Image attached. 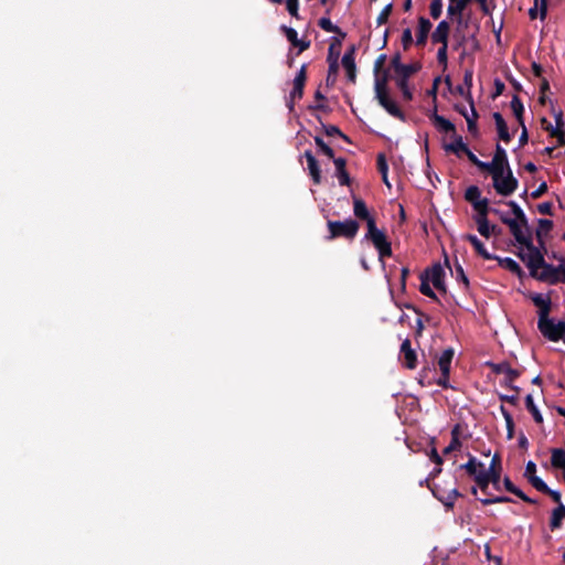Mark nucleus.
<instances>
[{"label":"nucleus","mask_w":565,"mask_h":565,"mask_svg":"<svg viewBox=\"0 0 565 565\" xmlns=\"http://www.w3.org/2000/svg\"><path fill=\"white\" fill-rule=\"evenodd\" d=\"M461 468L466 469L467 472L475 478V481L483 494H488L490 484L497 490L500 489V462L497 456L491 459L489 467H484V465L477 461L476 458H470Z\"/></svg>","instance_id":"f257e3e1"},{"label":"nucleus","mask_w":565,"mask_h":565,"mask_svg":"<svg viewBox=\"0 0 565 565\" xmlns=\"http://www.w3.org/2000/svg\"><path fill=\"white\" fill-rule=\"evenodd\" d=\"M507 205L511 207L513 217L508 213L498 209H490V212L495 214L502 223L509 226V230L515 241H524L525 233L529 232L526 216L520 205L514 201L507 202Z\"/></svg>","instance_id":"f03ea898"},{"label":"nucleus","mask_w":565,"mask_h":565,"mask_svg":"<svg viewBox=\"0 0 565 565\" xmlns=\"http://www.w3.org/2000/svg\"><path fill=\"white\" fill-rule=\"evenodd\" d=\"M486 171L491 174L493 189L499 195L510 196L516 191L519 181L510 166L488 168Z\"/></svg>","instance_id":"7ed1b4c3"},{"label":"nucleus","mask_w":565,"mask_h":565,"mask_svg":"<svg viewBox=\"0 0 565 565\" xmlns=\"http://www.w3.org/2000/svg\"><path fill=\"white\" fill-rule=\"evenodd\" d=\"M524 236V241H516L520 245L518 256L526 264L532 274L539 265L543 264L544 256L542 252L533 245L530 231L526 232Z\"/></svg>","instance_id":"20e7f679"},{"label":"nucleus","mask_w":565,"mask_h":565,"mask_svg":"<svg viewBox=\"0 0 565 565\" xmlns=\"http://www.w3.org/2000/svg\"><path fill=\"white\" fill-rule=\"evenodd\" d=\"M375 97L379 104L393 117L398 118L401 120H405V116L403 111L398 108L396 103L390 97L386 77H376L375 79Z\"/></svg>","instance_id":"39448f33"},{"label":"nucleus","mask_w":565,"mask_h":565,"mask_svg":"<svg viewBox=\"0 0 565 565\" xmlns=\"http://www.w3.org/2000/svg\"><path fill=\"white\" fill-rule=\"evenodd\" d=\"M532 276L539 280L551 285L565 281V263L558 266L550 265L543 259V264L532 273Z\"/></svg>","instance_id":"423d86ee"},{"label":"nucleus","mask_w":565,"mask_h":565,"mask_svg":"<svg viewBox=\"0 0 565 565\" xmlns=\"http://www.w3.org/2000/svg\"><path fill=\"white\" fill-rule=\"evenodd\" d=\"M365 238L370 239L374 247L377 249L380 260H383L384 257L391 256V243L388 242L385 233L376 227L374 220H369Z\"/></svg>","instance_id":"0eeeda50"},{"label":"nucleus","mask_w":565,"mask_h":565,"mask_svg":"<svg viewBox=\"0 0 565 565\" xmlns=\"http://www.w3.org/2000/svg\"><path fill=\"white\" fill-rule=\"evenodd\" d=\"M459 92L461 95H467V103H458L456 104L455 108L460 115L465 117L467 121L468 131L472 135H476L478 132V114L475 108L471 95L469 92L466 93L462 87L459 88Z\"/></svg>","instance_id":"6e6552de"},{"label":"nucleus","mask_w":565,"mask_h":565,"mask_svg":"<svg viewBox=\"0 0 565 565\" xmlns=\"http://www.w3.org/2000/svg\"><path fill=\"white\" fill-rule=\"evenodd\" d=\"M537 328L551 341H558L565 334V321L552 319L550 316L539 319Z\"/></svg>","instance_id":"1a4fd4ad"},{"label":"nucleus","mask_w":565,"mask_h":565,"mask_svg":"<svg viewBox=\"0 0 565 565\" xmlns=\"http://www.w3.org/2000/svg\"><path fill=\"white\" fill-rule=\"evenodd\" d=\"M328 228L330 231L329 239H333L339 236L352 239L359 231V224L354 220H345L343 222L329 221Z\"/></svg>","instance_id":"9d476101"},{"label":"nucleus","mask_w":565,"mask_h":565,"mask_svg":"<svg viewBox=\"0 0 565 565\" xmlns=\"http://www.w3.org/2000/svg\"><path fill=\"white\" fill-rule=\"evenodd\" d=\"M465 199L471 203L477 214L490 212L489 200L481 196V191L477 185L467 188Z\"/></svg>","instance_id":"9b49d317"},{"label":"nucleus","mask_w":565,"mask_h":565,"mask_svg":"<svg viewBox=\"0 0 565 565\" xmlns=\"http://www.w3.org/2000/svg\"><path fill=\"white\" fill-rule=\"evenodd\" d=\"M423 275L429 280L434 288H436L441 294H446L445 269L443 268L441 265H434L431 268L427 269Z\"/></svg>","instance_id":"f8f14e48"},{"label":"nucleus","mask_w":565,"mask_h":565,"mask_svg":"<svg viewBox=\"0 0 565 565\" xmlns=\"http://www.w3.org/2000/svg\"><path fill=\"white\" fill-rule=\"evenodd\" d=\"M473 218L477 224L478 232L483 237L489 238L491 235L499 234V228L497 225L489 223L488 213L476 214Z\"/></svg>","instance_id":"ddd939ff"},{"label":"nucleus","mask_w":565,"mask_h":565,"mask_svg":"<svg viewBox=\"0 0 565 565\" xmlns=\"http://www.w3.org/2000/svg\"><path fill=\"white\" fill-rule=\"evenodd\" d=\"M399 359L407 369L413 370L416 367L417 355L411 348V341L408 339H405L401 345Z\"/></svg>","instance_id":"4468645a"},{"label":"nucleus","mask_w":565,"mask_h":565,"mask_svg":"<svg viewBox=\"0 0 565 565\" xmlns=\"http://www.w3.org/2000/svg\"><path fill=\"white\" fill-rule=\"evenodd\" d=\"M305 82H306V66L302 65L294 79V87H292V90L290 92V99H291V103L289 105L290 109L292 108V103L302 97Z\"/></svg>","instance_id":"2eb2a0df"},{"label":"nucleus","mask_w":565,"mask_h":565,"mask_svg":"<svg viewBox=\"0 0 565 565\" xmlns=\"http://www.w3.org/2000/svg\"><path fill=\"white\" fill-rule=\"evenodd\" d=\"M533 303L539 308V319L550 316L551 311V297L544 294H535L532 296Z\"/></svg>","instance_id":"dca6fc26"},{"label":"nucleus","mask_w":565,"mask_h":565,"mask_svg":"<svg viewBox=\"0 0 565 565\" xmlns=\"http://www.w3.org/2000/svg\"><path fill=\"white\" fill-rule=\"evenodd\" d=\"M450 26L447 21H441L436 26L435 31L431 34L433 43H440L441 45L448 44V35H449Z\"/></svg>","instance_id":"f3484780"},{"label":"nucleus","mask_w":565,"mask_h":565,"mask_svg":"<svg viewBox=\"0 0 565 565\" xmlns=\"http://www.w3.org/2000/svg\"><path fill=\"white\" fill-rule=\"evenodd\" d=\"M431 30V23L426 18H419L418 20V28L416 32V45L423 46L425 45L428 34Z\"/></svg>","instance_id":"a211bd4d"},{"label":"nucleus","mask_w":565,"mask_h":565,"mask_svg":"<svg viewBox=\"0 0 565 565\" xmlns=\"http://www.w3.org/2000/svg\"><path fill=\"white\" fill-rule=\"evenodd\" d=\"M342 66L347 72L348 78L351 82L355 81V61H354V47H351L344 53L341 60Z\"/></svg>","instance_id":"6ab92c4d"},{"label":"nucleus","mask_w":565,"mask_h":565,"mask_svg":"<svg viewBox=\"0 0 565 565\" xmlns=\"http://www.w3.org/2000/svg\"><path fill=\"white\" fill-rule=\"evenodd\" d=\"M463 241H468L475 248V250L482 256L484 259H493L494 256L488 253V250L484 247V244L472 234H466L462 236Z\"/></svg>","instance_id":"aec40b11"},{"label":"nucleus","mask_w":565,"mask_h":565,"mask_svg":"<svg viewBox=\"0 0 565 565\" xmlns=\"http://www.w3.org/2000/svg\"><path fill=\"white\" fill-rule=\"evenodd\" d=\"M281 30L284 31L287 40L295 46V47H298L299 49V52H302L305 51L306 49H308L309 46V43L305 42V41H301L298 39V33L295 29L292 28H288L286 25H282L281 26Z\"/></svg>","instance_id":"412c9836"},{"label":"nucleus","mask_w":565,"mask_h":565,"mask_svg":"<svg viewBox=\"0 0 565 565\" xmlns=\"http://www.w3.org/2000/svg\"><path fill=\"white\" fill-rule=\"evenodd\" d=\"M551 466L555 469H562L565 480V449L553 448L551 450Z\"/></svg>","instance_id":"4be33fe9"},{"label":"nucleus","mask_w":565,"mask_h":565,"mask_svg":"<svg viewBox=\"0 0 565 565\" xmlns=\"http://www.w3.org/2000/svg\"><path fill=\"white\" fill-rule=\"evenodd\" d=\"M488 164H489L488 168L510 166L507 151L504 150L503 147H501L500 145H497L494 156H493L492 160L490 162H488Z\"/></svg>","instance_id":"5701e85b"},{"label":"nucleus","mask_w":565,"mask_h":565,"mask_svg":"<svg viewBox=\"0 0 565 565\" xmlns=\"http://www.w3.org/2000/svg\"><path fill=\"white\" fill-rule=\"evenodd\" d=\"M467 148L468 147L463 142L462 138L458 137V136L455 137L454 141L446 143L444 146V149L447 152H451V153L456 154L457 157H461L465 153V151L467 150Z\"/></svg>","instance_id":"b1692460"},{"label":"nucleus","mask_w":565,"mask_h":565,"mask_svg":"<svg viewBox=\"0 0 565 565\" xmlns=\"http://www.w3.org/2000/svg\"><path fill=\"white\" fill-rule=\"evenodd\" d=\"M493 118L495 121L499 138L504 142H509L511 140V136L509 134V129L503 117L499 113H494Z\"/></svg>","instance_id":"393cba45"},{"label":"nucleus","mask_w":565,"mask_h":565,"mask_svg":"<svg viewBox=\"0 0 565 565\" xmlns=\"http://www.w3.org/2000/svg\"><path fill=\"white\" fill-rule=\"evenodd\" d=\"M305 157L307 159L308 170L313 182L316 184L320 183V170L316 158L309 151H306Z\"/></svg>","instance_id":"a878e982"},{"label":"nucleus","mask_w":565,"mask_h":565,"mask_svg":"<svg viewBox=\"0 0 565 565\" xmlns=\"http://www.w3.org/2000/svg\"><path fill=\"white\" fill-rule=\"evenodd\" d=\"M452 355H454V352L451 350H446L439 356L438 365H439L441 374L444 375L445 379H448V376H449Z\"/></svg>","instance_id":"bb28decb"},{"label":"nucleus","mask_w":565,"mask_h":565,"mask_svg":"<svg viewBox=\"0 0 565 565\" xmlns=\"http://www.w3.org/2000/svg\"><path fill=\"white\" fill-rule=\"evenodd\" d=\"M353 212L356 217L365 220L367 224L369 220H374L372 216H370L365 203L359 198H354L353 200Z\"/></svg>","instance_id":"cd10ccee"},{"label":"nucleus","mask_w":565,"mask_h":565,"mask_svg":"<svg viewBox=\"0 0 565 565\" xmlns=\"http://www.w3.org/2000/svg\"><path fill=\"white\" fill-rule=\"evenodd\" d=\"M434 493L438 498V500L443 502L447 508H452L456 499L460 495L456 488L451 489L448 492L439 493L436 491Z\"/></svg>","instance_id":"c85d7f7f"},{"label":"nucleus","mask_w":565,"mask_h":565,"mask_svg":"<svg viewBox=\"0 0 565 565\" xmlns=\"http://www.w3.org/2000/svg\"><path fill=\"white\" fill-rule=\"evenodd\" d=\"M493 259H498L500 266H502L503 268L508 269L509 271H511L513 274L521 276L522 269H521L520 265L514 259H512L510 257L500 258L497 256H494Z\"/></svg>","instance_id":"c756f323"},{"label":"nucleus","mask_w":565,"mask_h":565,"mask_svg":"<svg viewBox=\"0 0 565 565\" xmlns=\"http://www.w3.org/2000/svg\"><path fill=\"white\" fill-rule=\"evenodd\" d=\"M394 67H395L396 74L398 75V78H405L406 81L413 73H415L417 71V67L415 65L401 64L397 62L395 63Z\"/></svg>","instance_id":"7c9ffc66"},{"label":"nucleus","mask_w":565,"mask_h":565,"mask_svg":"<svg viewBox=\"0 0 565 565\" xmlns=\"http://www.w3.org/2000/svg\"><path fill=\"white\" fill-rule=\"evenodd\" d=\"M434 124L436 128L444 132H454L455 134V126L451 121L446 119L443 116L435 115L434 116Z\"/></svg>","instance_id":"2f4dec72"},{"label":"nucleus","mask_w":565,"mask_h":565,"mask_svg":"<svg viewBox=\"0 0 565 565\" xmlns=\"http://www.w3.org/2000/svg\"><path fill=\"white\" fill-rule=\"evenodd\" d=\"M565 518V507L563 504H559L557 508H555L552 512L551 518V527L557 529L561 526L562 521Z\"/></svg>","instance_id":"473e14b6"},{"label":"nucleus","mask_w":565,"mask_h":565,"mask_svg":"<svg viewBox=\"0 0 565 565\" xmlns=\"http://www.w3.org/2000/svg\"><path fill=\"white\" fill-rule=\"evenodd\" d=\"M564 120H563V117H562V114H557L556 115V118H555V127L553 128H550V127H546V129L551 130V135L554 136V137H557L558 140L561 142H563V138H564V131H563V128H564Z\"/></svg>","instance_id":"72a5a7b5"},{"label":"nucleus","mask_w":565,"mask_h":565,"mask_svg":"<svg viewBox=\"0 0 565 565\" xmlns=\"http://www.w3.org/2000/svg\"><path fill=\"white\" fill-rule=\"evenodd\" d=\"M511 109H512L514 116L516 117L519 124L522 127H524V122H523V119H522L524 107H523V104H522V102L520 100L519 97L514 96L512 98V100H511Z\"/></svg>","instance_id":"f704fd0d"},{"label":"nucleus","mask_w":565,"mask_h":565,"mask_svg":"<svg viewBox=\"0 0 565 565\" xmlns=\"http://www.w3.org/2000/svg\"><path fill=\"white\" fill-rule=\"evenodd\" d=\"M469 0H457L455 3H449L447 12L449 15H460L467 7Z\"/></svg>","instance_id":"c9c22d12"},{"label":"nucleus","mask_w":565,"mask_h":565,"mask_svg":"<svg viewBox=\"0 0 565 565\" xmlns=\"http://www.w3.org/2000/svg\"><path fill=\"white\" fill-rule=\"evenodd\" d=\"M433 285L429 282V280L422 274L420 276V286H419V290L423 295L429 297V298H433V299H437L436 297V294L434 292L433 290Z\"/></svg>","instance_id":"e433bc0d"},{"label":"nucleus","mask_w":565,"mask_h":565,"mask_svg":"<svg viewBox=\"0 0 565 565\" xmlns=\"http://www.w3.org/2000/svg\"><path fill=\"white\" fill-rule=\"evenodd\" d=\"M526 408L531 412L536 423H542L543 418L537 407L534 404L533 397L527 395L525 398Z\"/></svg>","instance_id":"4c0bfd02"},{"label":"nucleus","mask_w":565,"mask_h":565,"mask_svg":"<svg viewBox=\"0 0 565 565\" xmlns=\"http://www.w3.org/2000/svg\"><path fill=\"white\" fill-rule=\"evenodd\" d=\"M463 154H466V156L468 157V159H469V160H470L475 166H477L479 169L484 170V171L488 169V166H489V164H488V162L480 161V160L475 156V153H473V152H471V151L469 150V148H467V150L465 151V153H463Z\"/></svg>","instance_id":"58836bf2"},{"label":"nucleus","mask_w":565,"mask_h":565,"mask_svg":"<svg viewBox=\"0 0 565 565\" xmlns=\"http://www.w3.org/2000/svg\"><path fill=\"white\" fill-rule=\"evenodd\" d=\"M529 482L537 490V491H541V492H545V491H550V488L547 487V484L541 479L539 478L537 476H533Z\"/></svg>","instance_id":"ea45409f"},{"label":"nucleus","mask_w":565,"mask_h":565,"mask_svg":"<svg viewBox=\"0 0 565 565\" xmlns=\"http://www.w3.org/2000/svg\"><path fill=\"white\" fill-rule=\"evenodd\" d=\"M396 83L402 90L404 98L407 100L412 99V92L408 87L407 81L405 78H397Z\"/></svg>","instance_id":"a19ab883"},{"label":"nucleus","mask_w":565,"mask_h":565,"mask_svg":"<svg viewBox=\"0 0 565 565\" xmlns=\"http://www.w3.org/2000/svg\"><path fill=\"white\" fill-rule=\"evenodd\" d=\"M480 501L483 504H491V503H497V502H509V501H511V499L508 498V497H493V498H490L489 493H488V494H484V498H480Z\"/></svg>","instance_id":"79ce46f5"},{"label":"nucleus","mask_w":565,"mask_h":565,"mask_svg":"<svg viewBox=\"0 0 565 565\" xmlns=\"http://www.w3.org/2000/svg\"><path fill=\"white\" fill-rule=\"evenodd\" d=\"M413 43V33L411 29H405L402 34V44L403 47L406 50L408 49Z\"/></svg>","instance_id":"37998d69"},{"label":"nucleus","mask_w":565,"mask_h":565,"mask_svg":"<svg viewBox=\"0 0 565 565\" xmlns=\"http://www.w3.org/2000/svg\"><path fill=\"white\" fill-rule=\"evenodd\" d=\"M443 4L440 0H434L430 4V14L434 19H438L441 14Z\"/></svg>","instance_id":"c03bdc74"},{"label":"nucleus","mask_w":565,"mask_h":565,"mask_svg":"<svg viewBox=\"0 0 565 565\" xmlns=\"http://www.w3.org/2000/svg\"><path fill=\"white\" fill-rule=\"evenodd\" d=\"M447 45H441L437 52V61L439 64H441L444 67L447 66Z\"/></svg>","instance_id":"a18cd8bd"},{"label":"nucleus","mask_w":565,"mask_h":565,"mask_svg":"<svg viewBox=\"0 0 565 565\" xmlns=\"http://www.w3.org/2000/svg\"><path fill=\"white\" fill-rule=\"evenodd\" d=\"M316 143L326 156L333 158V150L321 138H316Z\"/></svg>","instance_id":"49530a36"},{"label":"nucleus","mask_w":565,"mask_h":565,"mask_svg":"<svg viewBox=\"0 0 565 565\" xmlns=\"http://www.w3.org/2000/svg\"><path fill=\"white\" fill-rule=\"evenodd\" d=\"M480 3L481 10L484 14L489 15L493 9V0H477Z\"/></svg>","instance_id":"de8ad7c7"},{"label":"nucleus","mask_w":565,"mask_h":565,"mask_svg":"<svg viewBox=\"0 0 565 565\" xmlns=\"http://www.w3.org/2000/svg\"><path fill=\"white\" fill-rule=\"evenodd\" d=\"M524 476L530 480L533 476H536V465L533 461H529L525 466Z\"/></svg>","instance_id":"09e8293b"},{"label":"nucleus","mask_w":565,"mask_h":565,"mask_svg":"<svg viewBox=\"0 0 565 565\" xmlns=\"http://www.w3.org/2000/svg\"><path fill=\"white\" fill-rule=\"evenodd\" d=\"M377 169L380 173L388 172V166L383 153L377 156Z\"/></svg>","instance_id":"8fccbe9b"},{"label":"nucleus","mask_w":565,"mask_h":565,"mask_svg":"<svg viewBox=\"0 0 565 565\" xmlns=\"http://www.w3.org/2000/svg\"><path fill=\"white\" fill-rule=\"evenodd\" d=\"M319 25L321 29H323L327 32H333L335 30V26L333 25L331 20L327 19V18L320 19Z\"/></svg>","instance_id":"3c124183"},{"label":"nucleus","mask_w":565,"mask_h":565,"mask_svg":"<svg viewBox=\"0 0 565 565\" xmlns=\"http://www.w3.org/2000/svg\"><path fill=\"white\" fill-rule=\"evenodd\" d=\"M287 10L292 17L298 18V0H287Z\"/></svg>","instance_id":"603ef678"},{"label":"nucleus","mask_w":565,"mask_h":565,"mask_svg":"<svg viewBox=\"0 0 565 565\" xmlns=\"http://www.w3.org/2000/svg\"><path fill=\"white\" fill-rule=\"evenodd\" d=\"M534 7L540 11V18L543 20L546 15V0H535Z\"/></svg>","instance_id":"864d4df0"},{"label":"nucleus","mask_w":565,"mask_h":565,"mask_svg":"<svg viewBox=\"0 0 565 565\" xmlns=\"http://www.w3.org/2000/svg\"><path fill=\"white\" fill-rule=\"evenodd\" d=\"M391 4H387L383 10L382 12L380 13V15L377 17V22L381 24V23H385L388 19V15L391 13Z\"/></svg>","instance_id":"5fc2aeb1"},{"label":"nucleus","mask_w":565,"mask_h":565,"mask_svg":"<svg viewBox=\"0 0 565 565\" xmlns=\"http://www.w3.org/2000/svg\"><path fill=\"white\" fill-rule=\"evenodd\" d=\"M459 446H460V443H459L458 437L454 436V437H452L451 443L449 444V446H447V447L444 449V454H445V455H447V454H449L450 451H452V450H455V449L459 448Z\"/></svg>","instance_id":"6e6d98bb"},{"label":"nucleus","mask_w":565,"mask_h":565,"mask_svg":"<svg viewBox=\"0 0 565 565\" xmlns=\"http://www.w3.org/2000/svg\"><path fill=\"white\" fill-rule=\"evenodd\" d=\"M338 178H339L340 184L344 185V184L349 183V175L345 172V170L341 171V172H338Z\"/></svg>","instance_id":"4d7b16f0"},{"label":"nucleus","mask_w":565,"mask_h":565,"mask_svg":"<svg viewBox=\"0 0 565 565\" xmlns=\"http://www.w3.org/2000/svg\"><path fill=\"white\" fill-rule=\"evenodd\" d=\"M334 164L338 172L344 171L345 161L342 158L334 159Z\"/></svg>","instance_id":"13d9d810"},{"label":"nucleus","mask_w":565,"mask_h":565,"mask_svg":"<svg viewBox=\"0 0 565 565\" xmlns=\"http://www.w3.org/2000/svg\"><path fill=\"white\" fill-rule=\"evenodd\" d=\"M456 273H457V279L460 278L462 280V282L465 284V286H467L468 285V279H467V277H466V275L463 273V269L459 266L457 268Z\"/></svg>","instance_id":"bf43d9fd"},{"label":"nucleus","mask_w":565,"mask_h":565,"mask_svg":"<svg viewBox=\"0 0 565 565\" xmlns=\"http://www.w3.org/2000/svg\"><path fill=\"white\" fill-rule=\"evenodd\" d=\"M544 493H548L555 502L561 501V493L556 490L550 489V491H545Z\"/></svg>","instance_id":"052dcab7"},{"label":"nucleus","mask_w":565,"mask_h":565,"mask_svg":"<svg viewBox=\"0 0 565 565\" xmlns=\"http://www.w3.org/2000/svg\"><path fill=\"white\" fill-rule=\"evenodd\" d=\"M514 493L515 495H518L520 499H522L523 501H526V502H534L533 500H531L530 498H527L522 491H520L519 489H514V491L512 492Z\"/></svg>","instance_id":"680f3d73"},{"label":"nucleus","mask_w":565,"mask_h":565,"mask_svg":"<svg viewBox=\"0 0 565 565\" xmlns=\"http://www.w3.org/2000/svg\"><path fill=\"white\" fill-rule=\"evenodd\" d=\"M507 374L511 380L515 379L519 375L518 371L512 370L511 367H507Z\"/></svg>","instance_id":"e2e57ef3"},{"label":"nucleus","mask_w":565,"mask_h":565,"mask_svg":"<svg viewBox=\"0 0 565 565\" xmlns=\"http://www.w3.org/2000/svg\"><path fill=\"white\" fill-rule=\"evenodd\" d=\"M431 458L437 465L441 463V458L435 449L431 451Z\"/></svg>","instance_id":"0e129e2a"},{"label":"nucleus","mask_w":565,"mask_h":565,"mask_svg":"<svg viewBox=\"0 0 565 565\" xmlns=\"http://www.w3.org/2000/svg\"><path fill=\"white\" fill-rule=\"evenodd\" d=\"M504 484H505V488L508 491H510V492L514 491L515 488L513 487V484L511 483V481L509 479H505Z\"/></svg>","instance_id":"69168bd1"},{"label":"nucleus","mask_w":565,"mask_h":565,"mask_svg":"<svg viewBox=\"0 0 565 565\" xmlns=\"http://www.w3.org/2000/svg\"><path fill=\"white\" fill-rule=\"evenodd\" d=\"M447 380L448 379H445L444 375L441 374V377L437 381V383H438V385L446 387L447 386Z\"/></svg>","instance_id":"338daca9"},{"label":"nucleus","mask_w":565,"mask_h":565,"mask_svg":"<svg viewBox=\"0 0 565 565\" xmlns=\"http://www.w3.org/2000/svg\"><path fill=\"white\" fill-rule=\"evenodd\" d=\"M529 14L532 19H535L537 17V9L535 7L530 9Z\"/></svg>","instance_id":"774afa93"}]
</instances>
